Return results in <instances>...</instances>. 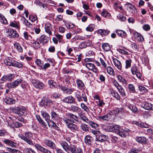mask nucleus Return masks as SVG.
I'll return each instance as SVG.
<instances>
[{
    "label": "nucleus",
    "mask_w": 153,
    "mask_h": 153,
    "mask_svg": "<svg viewBox=\"0 0 153 153\" xmlns=\"http://www.w3.org/2000/svg\"><path fill=\"white\" fill-rule=\"evenodd\" d=\"M32 83L33 85L36 88L40 89H43L45 87L44 85L42 82L36 80H33Z\"/></svg>",
    "instance_id": "obj_5"
},
{
    "label": "nucleus",
    "mask_w": 153,
    "mask_h": 153,
    "mask_svg": "<svg viewBox=\"0 0 153 153\" xmlns=\"http://www.w3.org/2000/svg\"><path fill=\"white\" fill-rule=\"evenodd\" d=\"M4 101L7 104L12 105L15 104L16 101L15 99L11 98L9 97H6L4 99Z\"/></svg>",
    "instance_id": "obj_19"
},
{
    "label": "nucleus",
    "mask_w": 153,
    "mask_h": 153,
    "mask_svg": "<svg viewBox=\"0 0 153 153\" xmlns=\"http://www.w3.org/2000/svg\"><path fill=\"white\" fill-rule=\"evenodd\" d=\"M19 137L30 145L32 146L33 145V143L30 139L33 137V134L31 132H26L24 135H21L19 136Z\"/></svg>",
    "instance_id": "obj_2"
},
{
    "label": "nucleus",
    "mask_w": 153,
    "mask_h": 153,
    "mask_svg": "<svg viewBox=\"0 0 153 153\" xmlns=\"http://www.w3.org/2000/svg\"><path fill=\"white\" fill-rule=\"evenodd\" d=\"M14 48L19 52H22L23 49L22 47L18 43H16L14 44Z\"/></svg>",
    "instance_id": "obj_39"
},
{
    "label": "nucleus",
    "mask_w": 153,
    "mask_h": 153,
    "mask_svg": "<svg viewBox=\"0 0 153 153\" xmlns=\"http://www.w3.org/2000/svg\"><path fill=\"white\" fill-rule=\"evenodd\" d=\"M111 94L112 96L117 100H119L120 99V96L118 94V93L116 92L115 91L113 90H111Z\"/></svg>",
    "instance_id": "obj_43"
},
{
    "label": "nucleus",
    "mask_w": 153,
    "mask_h": 153,
    "mask_svg": "<svg viewBox=\"0 0 153 153\" xmlns=\"http://www.w3.org/2000/svg\"><path fill=\"white\" fill-rule=\"evenodd\" d=\"M62 101L67 103H74L75 99L72 96H69L65 98L62 100Z\"/></svg>",
    "instance_id": "obj_9"
},
{
    "label": "nucleus",
    "mask_w": 153,
    "mask_h": 153,
    "mask_svg": "<svg viewBox=\"0 0 153 153\" xmlns=\"http://www.w3.org/2000/svg\"><path fill=\"white\" fill-rule=\"evenodd\" d=\"M85 141L86 144L91 145L93 142L94 139L92 137L88 135L85 137Z\"/></svg>",
    "instance_id": "obj_20"
},
{
    "label": "nucleus",
    "mask_w": 153,
    "mask_h": 153,
    "mask_svg": "<svg viewBox=\"0 0 153 153\" xmlns=\"http://www.w3.org/2000/svg\"><path fill=\"white\" fill-rule=\"evenodd\" d=\"M143 108L148 110H153L152 105L151 104L144 102L140 105Z\"/></svg>",
    "instance_id": "obj_17"
},
{
    "label": "nucleus",
    "mask_w": 153,
    "mask_h": 153,
    "mask_svg": "<svg viewBox=\"0 0 153 153\" xmlns=\"http://www.w3.org/2000/svg\"><path fill=\"white\" fill-rule=\"evenodd\" d=\"M48 84L49 85L50 87L52 88H55L56 85V82L53 80H49L48 81Z\"/></svg>",
    "instance_id": "obj_58"
},
{
    "label": "nucleus",
    "mask_w": 153,
    "mask_h": 153,
    "mask_svg": "<svg viewBox=\"0 0 153 153\" xmlns=\"http://www.w3.org/2000/svg\"><path fill=\"white\" fill-rule=\"evenodd\" d=\"M35 147L38 150L44 153H52L50 150L44 148L38 144H36Z\"/></svg>",
    "instance_id": "obj_10"
},
{
    "label": "nucleus",
    "mask_w": 153,
    "mask_h": 153,
    "mask_svg": "<svg viewBox=\"0 0 153 153\" xmlns=\"http://www.w3.org/2000/svg\"><path fill=\"white\" fill-rule=\"evenodd\" d=\"M45 30L46 33L49 36L52 35V31L53 30V25L50 23H47L45 25Z\"/></svg>",
    "instance_id": "obj_8"
},
{
    "label": "nucleus",
    "mask_w": 153,
    "mask_h": 153,
    "mask_svg": "<svg viewBox=\"0 0 153 153\" xmlns=\"http://www.w3.org/2000/svg\"><path fill=\"white\" fill-rule=\"evenodd\" d=\"M41 104L45 107H49L51 106H53V107H54V106L56 104L54 101H52L48 98H45L43 99L41 101Z\"/></svg>",
    "instance_id": "obj_3"
},
{
    "label": "nucleus",
    "mask_w": 153,
    "mask_h": 153,
    "mask_svg": "<svg viewBox=\"0 0 153 153\" xmlns=\"http://www.w3.org/2000/svg\"><path fill=\"white\" fill-rule=\"evenodd\" d=\"M16 110H18V112L17 113L21 115H24L25 114H26V111L24 109L17 108Z\"/></svg>",
    "instance_id": "obj_49"
},
{
    "label": "nucleus",
    "mask_w": 153,
    "mask_h": 153,
    "mask_svg": "<svg viewBox=\"0 0 153 153\" xmlns=\"http://www.w3.org/2000/svg\"><path fill=\"white\" fill-rule=\"evenodd\" d=\"M63 120L64 122L66 124L68 127L71 131L74 132L78 130V127L77 125L73 123L74 122V120L66 117H64L63 118Z\"/></svg>",
    "instance_id": "obj_1"
},
{
    "label": "nucleus",
    "mask_w": 153,
    "mask_h": 153,
    "mask_svg": "<svg viewBox=\"0 0 153 153\" xmlns=\"http://www.w3.org/2000/svg\"><path fill=\"white\" fill-rule=\"evenodd\" d=\"M0 22L4 24H7V21L4 17L0 13Z\"/></svg>",
    "instance_id": "obj_50"
},
{
    "label": "nucleus",
    "mask_w": 153,
    "mask_h": 153,
    "mask_svg": "<svg viewBox=\"0 0 153 153\" xmlns=\"http://www.w3.org/2000/svg\"><path fill=\"white\" fill-rule=\"evenodd\" d=\"M113 61L115 66L119 70H121L122 68V66L120 62L115 58H113Z\"/></svg>",
    "instance_id": "obj_15"
},
{
    "label": "nucleus",
    "mask_w": 153,
    "mask_h": 153,
    "mask_svg": "<svg viewBox=\"0 0 153 153\" xmlns=\"http://www.w3.org/2000/svg\"><path fill=\"white\" fill-rule=\"evenodd\" d=\"M22 126V123L16 121H13L12 128H18Z\"/></svg>",
    "instance_id": "obj_35"
},
{
    "label": "nucleus",
    "mask_w": 153,
    "mask_h": 153,
    "mask_svg": "<svg viewBox=\"0 0 153 153\" xmlns=\"http://www.w3.org/2000/svg\"><path fill=\"white\" fill-rule=\"evenodd\" d=\"M118 90L121 94L122 96H125V93L124 92V90L122 86L120 85L116 88Z\"/></svg>",
    "instance_id": "obj_47"
},
{
    "label": "nucleus",
    "mask_w": 153,
    "mask_h": 153,
    "mask_svg": "<svg viewBox=\"0 0 153 153\" xmlns=\"http://www.w3.org/2000/svg\"><path fill=\"white\" fill-rule=\"evenodd\" d=\"M98 118L100 120L105 121L108 120L109 119V117L108 115L98 116Z\"/></svg>",
    "instance_id": "obj_51"
},
{
    "label": "nucleus",
    "mask_w": 153,
    "mask_h": 153,
    "mask_svg": "<svg viewBox=\"0 0 153 153\" xmlns=\"http://www.w3.org/2000/svg\"><path fill=\"white\" fill-rule=\"evenodd\" d=\"M35 62L38 66L41 68L42 67L43 64V61L40 59H37L35 61Z\"/></svg>",
    "instance_id": "obj_62"
},
{
    "label": "nucleus",
    "mask_w": 153,
    "mask_h": 153,
    "mask_svg": "<svg viewBox=\"0 0 153 153\" xmlns=\"http://www.w3.org/2000/svg\"><path fill=\"white\" fill-rule=\"evenodd\" d=\"M98 32L101 35H107L109 32V31L104 29H100L98 30Z\"/></svg>",
    "instance_id": "obj_52"
},
{
    "label": "nucleus",
    "mask_w": 153,
    "mask_h": 153,
    "mask_svg": "<svg viewBox=\"0 0 153 153\" xmlns=\"http://www.w3.org/2000/svg\"><path fill=\"white\" fill-rule=\"evenodd\" d=\"M60 144L64 150L66 151H70V148L71 147V145L69 146L68 143L65 141L62 142L60 143Z\"/></svg>",
    "instance_id": "obj_23"
},
{
    "label": "nucleus",
    "mask_w": 153,
    "mask_h": 153,
    "mask_svg": "<svg viewBox=\"0 0 153 153\" xmlns=\"http://www.w3.org/2000/svg\"><path fill=\"white\" fill-rule=\"evenodd\" d=\"M81 128L85 131H89V129L88 125L85 123H82L80 126Z\"/></svg>",
    "instance_id": "obj_48"
},
{
    "label": "nucleus",
    "mask_w": 153,
    "mask_h": 153,
    "mask_svg": "<svg viewBox=\"0 0 153 153\" xmlns=\"http://www.w3.org/2000/svg\"><path fill=\"white\" fill-rule=\"evenodd\" d=\"M9 35L11 38H15L19 36L18 34H17L16 32L13 29H10L9 31Z\"/></svg>",
    "instance_id": "obj_29"
},
{
    "label": "nucleus",
    "mask_w": 153,
    "mask_h": 153,
    "mask_svg": "<svg viewBox=\"0 0 153 153\" xmlns=\"http://www.w3.org/2000/svg\"><path fill=\"white\" fill-rule=\"evenodd\" d=\"M33 47L36 49L39 48L40 47V41L38 40H36L35 41L33 40Z\"/></svg>",
    "instance_id": "obj_41"
},
{
    "label": "nucleus",
    "mask_w": 153,
    "mask_h": 153,
    "mask_svg": "<svg viewBox=\"0 0 153 153\" xmlns=\"http://www.w3.org/2000/svg\"><path fill=\"white\" fill-rule=\"evenodd\" d=\"M132 60L131 59H128L126 61V66L125 68L126 69H128L130 68L131 66V64Z\"/></svg>",
    "instance_id": "obj_57"
},
{
    "label": "nucleus",
    "mask_w": 153,
    "mask_h": 153,
    "mask_svg": "<svg viewBox=\"0 0 153 153\" xmlns=\"http://www.w3.org/2000/svg\"><path fill=\"white\" fill-rule=\"evenodd\" d=\"M66 116L69 118L72 119L78 123H80L81 122L78 119V117L71 113H68L66 114Z\"/></svg>",
    "instance_id": "obj_25"
},
{
    "label": "nucleus",
    "mask_w": 153,
    "mask_h": 153,
    "mask_svg": "<svg viewBox=\"0 0 153 153\" xmlns=\"http://www.w3.org/2000/svg\"><path fill=\"white\" fill-rule=\"evenodd\" d=\"M88 123L89 125L93 128L96 130L99 129V125L96 123L91 121H88Z\"/></svg>",
    "instance_id": "obj_30"
},
{
    "label": "nucleus",
    "mask_w": 153,
    "mask_h": 153,
    "mask_svg": "<svg viewBox=\"0 0 153 153\" xmlns=\"http://www.w3.org/2000/svg\"><path fill=\"white\" fill-rule=\"evenodd\" d=\"M23 23L25 24L26 27L29 28H32V25L24 17H23Z\"/></svg>",
    "instance_id": "obj_37"
},
{
    "label": "nucleus",
    "mask_w": 153,
    "mask_h": 153,
    "mask_svg": "<svg viewBox=\"0 0 153 153\" xmlns=\"http://www.w3.org/2000/svg\"><path fill=\"white\" fill-rule=\"evenodd\" d=\"M79 116L80 118L83 120L84 122L87 123H88V121L89 120L85 116L83 115L82 114H80L79 113H78Z\"/></svg>",
    "instance_id": "obj_53"
},
{
    "label": "nucleus",
    "mask_w": 153,
    "mask_h": 153,
    "mask_svg": "<svg viewBox=\"0 0 153 153\" xmlns=\"http://www.w3.org/2000/svg\"><path fill=\"white\" fill-rule=\"evenodd\" d=\"M107 71L108 73L110 75H114V72L113 69L110 66H108L107 68Z\"/></svg>",
    "instance_id": "obj_60"
},
{
    "label": "nucleus",
    "mask_w": 153,
    "mask_h": 153,
    "mask_svg": "<svg viewBox=\"0 0 153 153\" xmlns=\"http://www.w3.org/2000/svg\"><path fill=\"white\" fill-rule=\"evenodd\" d=\"M23 65L22 63L14 61L13 66H14L18 68H21Z\"/></svg>",
    "instance_id": "obj_61"
},
{
    "label": "nucleus",
    "mask_w": 153,
    "mask_h": 153,
    "mask_svg": "<svg viewBox=\"0 0 153 153\" xmlns=\"http://www.w3.org/2000/svg\"><path fill=\"white\" fill-rule=\"evenodd\" d=\"M75 97L76 98L77 100L79 102L82 101L80 95V92L78 91H77L75 92Z\"/></svg>",
    "instance_id": "obj_45"
},
{
    "label": "nucleus",
    "mask_w": 153,
    "mask_h": 153,
    "mask_svg": "<svg viewBox=\"0 0 153 153\" xmlns=\"http://www.w3.org/2000/svg\"><path fill=\"white\" fill-rule=\"evenodd\" d=\"M70 151L72 153H83L82 150L81 148H77L74 145L71 146Z\"/></svg>",
    "instance_id": "obj_12"
},
{
    "label": "nucleus",
    "mask_w": 153,
    "mask_h": 153,
    "mask_svg": "<svg viewBox=\"0 0 153 153\" xmlns=\"http://www.w3.org/2000/svg\"><path fill=\"white\" fill-rule=\"evenodd\" d=\"M120 126L118 125H114L110 127V131L112 132H115L118 134L120 128Z\"/></svg>",
    "instance_id": "obj_22"
},
{
    "label": "nucleus",
    "mask_w": 153,
    "mask_h": 153,
    "mask_svg": "<svg viewBox=\"0 0 153 153\" xmlns=\"http://www.w3.org/2000/svg\"><path fill=\"white\" fill-rule=\"evenodd\" d=\"M123 109L122 108H115L112 110V113L113 114H117L122 112Z\"/></svg>",
    "instance_id": "obj_54"
},
{
    "label": "nucleus",
    "mask_w": 153,
    "mask_h": 153,
    "mask_svg": "<svg viewBox=\"0 0 153 153\" xmlns=\"http://www.w3.org/2000/svg\"><path fill=\"white\" fill-rule=\"evenodd\" d=\"M128 90L132 93H135L136 91L134 86L133 84H129L128 85Z\"/></svg>",
    "instance_id": "obj_56"
},
{
    "label": "nucleus",
    "mask_w": 153,
    "mask_h": 153,
    "mask_svg": "<svg viewBox=\"0 0 153 153\" xmlns=\"http://www.w3.org/2000/svg\"><path fill=\"white\" fill-rule=\"evenodd\" d=\"M85 66L91 70L95 73L98 72L97 69L95 67L94 64L91 63H86L85 64Z\"/></svg>",
    "instance_id": "obj_13"
},
{
    "label": "nucleus",
    "mask_w": 153,
    "mask_h": 153,
    "mask_svg": "<svg viewBox=\"0 0 153 153\" xmlns=\"http://www.w3.org/2000/svg\"><path fill=\"white\" fill-rule=\"evenodd\" d=\"M125 5L127 6V7L128 8H129V10L130 11H131V9H132L134 11H135V10L136 11V8L132 4L129 3L127 2Z\"/></svg>",
    "instance_id": "obj_46"
},
{
    "label": "nucleus",
    "mask_w": 153,
    "mask_h": 153,
    "mask_svg": "<svg viewBox=\"0 0 153 153\" xmlns=\"http://www.w3.org/2000/svg\"><path fill=\"white\" fill-rule=\"evenodd\" d=\"M101 15L104 17H108L110 16L109 13L105 10H103L101 13Z\"/></svg>",
    "instance_id": "obj_59"
},
{
    "label": "nucleus",
    "mask_w": 153,
    "mask_h": 153,
    "mask_svg": "<svg viewBox=\"0 0 153 153\" xmlns=\"http://www.w3.org/2000/svg\"><path fill=\"white\" fill-rule=\"evenodd\" d=\"M135 140L137 142L141 143H146L147 141L146 137L143 136H137Z\"/></svg>",
    "instance_id": "obj_21"
},
{
    "label": "nucleus",
    "mask_w": 153,
    "mask_h": 153,
    "mask_svg": "<svg viewBox=\"0 0 153 153\" xmlns=\"http://www.w3.org/2000/svg\"><path fill=\"white\" fill-rule=\"evenodd\" d=\"M19 22L14 21L10 23V26L11 27L18 29L19 28Z\"/></svg>",
    "instance_id": "obj_40"
},
{
    "label": "nucleus",
    "mask_w": 153,
    "mask_h": 153,
    "mask_svg": "<svg viewBox=\"0 0 153 153\" xmlns=\"http://www.w3.org/2000/svg\"><path fill=\"white\" fill-rule=\"evenodd\" d=\"M69 110L73 112H77L79 113L80 111L81 110V109L79 107L74 105H72L69 108Z\"/></svg>",
    "instance_id": "obj_26"
},
{
    "label": "nucleus",
    "mask_w": 153,
    "mask_h": 153,
    "mask_svg": "<svg viewBox=\"0 0 153 153\" xmlns=\"http://www.w3.org/2000/svg\"><path fill=\"white\" fill-rule=\"evenodd\" d=\"M25 153H36V152L31 148H26L24 149Z\"/></svg>",
    "instance_id": "obj_64"
},
{
    "label": "nucleus",
    "mask_w": 153,
    "mask_h": 153,
    "mask_svg": "<svg viewBox=\"0 0 153 153\" xmlns=\"http://www.w3.org/2000/svg\"><path fill=\"white\" fill-rule=\"evenodd\" d=\"M15 76L14 74H9L4 75L1 77L0 79L1 81H11L12 79Z\"/></svg>",
    "instance_id": "obj_6"
},
{
    "label": "nucleus",
    "mask_w": 153,
    "mask_h": 153,
    "mask_svg": "<svg viewBox=\"0 0 153 153\" xmlns=\"http://www.w3.org/2000/svg\"><path fill=\"white\" fill-rule=\"evenodd\" d=\"M76 83L77 87L79 88L82 89L85 86L84 83L80 80L77 79L76 81Z\"/></svg>",
    "instance_id": "obj_38"
},
{
    "label": "nucleus",
    "mask_w": 153,
    "mask_h": 153,
    "mask_svg": "<svg viewBox=\"0 0 153 153\" xmlns=\"http://www.w3.org/2000/svg\"><path fill=\"white\" fill-rule=\"evenodd\" d=\"M134 37L136 40L139 42H142L144 40L143 37L141 35L137 32H135L134 33Z\"/></svg>",
    "instance_id": "obj_18"
},
{
    "label": "nucleus",
    "mask_w": 153,
    "mask_h": 153,
    "mask_svg": "<svg viewBox=\"0 0 153 153\" xmlns=\"http://www.w3.org/2000/svg\"><path fill=\"white\" fill-rule=\"evenodd\" d=\"M49 38L48 36L43 35L41 36L40 39V42L44 44L48 42Z\"/></svg>",
    "instance_id": "obj_27"
},
{
    "label": "nucleus",
    "mask_w": 153,
    "mask_h": 153,
    "mask_svg": "<svg viewBox=\"0 0 153 153\" xmlns=\"http://www.w3.org/2000/svg\"><path fill=\"white\" fill-rule=\"evenodd\" d=\"M14 60L11 58H7L4 60V63L8 66H13L14 62Z\"/></svg>",
    "instance_id": "obj_28"
},
{
    "label": "nucleus",
    "mask_w": 153,
    "mask_h": 153,
    "mask_svg": "<svg viewBox=\"0 0 153 153\" xmlns=\"http://www.w3.org/2000/svg\"><path fill=\"white\" fill-rule=\"evenodd\" d=\"M47 122H48V126L50 127L56 129L58 130V128H59L58 127L53 121L49 120V121Z\"/></svg>",
    "instance_id": "obj_32"
},
{
    "label": "nucleus",
    "mask_w": 153,
    "mask_h": 153,
    "mask_svg": "<svg viewBox=\"0 0 153 153\" xmlns=\"http://www.w3.org/2000/svg\"><path fill=\"white\" fill-rule=\"evenodd\" d=\"M24 80L22 79H18L14 81L11 83H8L7 84V86L9 88H15L19 84L23 82Z\"/></svg>",
    "instance_id": "obj_4"
},
{
    "label": "nucleus",
    "mask_w": 153,
    "mask_h": 153,
    "mask_svg": "<svg viewBox=\"0 0 153 153\" xmlns=\"http://www.w3.org/2000/svg\"><path fill=\"white\" fill-rule=\"evenodd\" d=\"M44 143L47 146L53 149L56 148L55 144L51 140H45L44 141Z\"/></svg>",
    "instance_id": "obj_16"
},
{
    "label": "nucleus",
    "mask_w": 153,
    "mask_h": 153,
    "mask_svg": "<svg viewBox=\"0 0 153 153\" xmlns=\"http://www.w3.org/2000/svg\"><path fill=\"white\" fill-rule=\"evenodd\" d=\"M2 141L5 144L12 147H15L17 144L13 141L7 139H4Z\"/></svg>",
    "instance_id": "obj_7"
},
{
    "label": "nucleus",
    "mask_w": 153,
    "mask_h": 153,
    "mask_svg": "<svg viewBox=\"0 0 153 153\" xmlns=\"http://www.w3.org/2000/svg\"><path fill=\"white\" fill-rule=\"evenodd\" d=\"M117 77V78L118 80L120 82H122L123 84L126 85L127 84V82L121 75L119 74L117 75L116 76Z\"/></svg>",
    "instance_id": "obj_34"
},
{
    "label": "nucleus",
    "mask_w": 153,
    "mask_h": 153,
    "mask_svg": "<svg viewBox=\"0 0 153 153\" xmlns=\"http://www.w3.org/2000/svg\"><path fill=\"white\" fill-rule=\"evenodd\" d=\"M102 47L103 49L105 51H108L111 49V47L107 43H103Z\"/></svg>",
    "instance_id": "obj_42"
},
{
    "label": "nucleus",
    "mask_w": 153,
    "mask_h": 153,
    "mask_svg": "<svg viewBox=\"0 0 153 153\" xmlns=\"http://www.w3.org/2000/svg\"><path fill=\"white\" fill-rule=\"evenodd\" d=\"M116 33L119 36L123 38H125L127 36L126 33L121 30H116Z\"/></svg>",
    "instance_id": "obj_31"
},
{
    "label": "nucleus",
    "mask_w": 153,
    "mask_h": 153,
    "mask_svg": "<svg viewBox=\"0 0 153 153\" xmlns=\"http://www.w3.org/2000/svg\"><path fill=\"white\" fill-rule=\"evenodd\" d=\"M128 107L133 112L136 113L138 111V109L135 105H130L128 106Z\"/></svg>",
    "instance_id": "obj_44"
},
{
    "label": "nucleus",
    "mask_w": 153,
    "mask_h": 153,
    "mask_svg": "<svg viewBox=\"0 0 153 153\" xmlns=\"http://www.w3.org/2000/svg\"><path fill=\"white\" fill-rule=\"evenodd\" d=\"M41 115L43 118H44L45 120L48 122L49 121L50 118L49 114L45 111H41Z\"/></svg>",
    "instance_id": "obj_33"
},
{
    "label": "nucleus",
    "mask_w": 153,
    "mask_h": 153,
    "mask_svg": "<svg viewBox=\"0 0 153 153\" xmlns=\"http://www.w3.org/2000/svg\"><path fill=\"white\" fill-rule=\"evenodd\" d=\"M108 137L101 134H99L96 136V140L98 141L103 142L106 141Z\"/></svg>",
    "instance_id": "obj_11"
},
{
    "label": "nucleus",
    "mask_w": 153,
    "mask_h": 153,
    "mask_svg": "<svg viewBox=\"0 0 153 153\" xmlns=\"http://www.w3.org/2000/svg\"><path fill=\"white\" fill-rule=\"evenodd\" d=\"M36 119L39 122V123L42 125V127H44L46 129H47V125L46 124V123L41 118L40 116L39 115H36Z\"/></svg>",
    "instance_id": "obj_24"
},
{
    "label": "nucleus",
    "mask_w": 153,
    "mask_h": 153,
    "mask_svg": "<svg viewBox=\"0 0 153 153\" xmlns=\"http://www.w3.org/2000/svg\"><path fill=\"white\" fill-rule=\"evenodd\" d=\"M129 131V129L125 130L121 128L118 134L122 137H125L128 135Z\"/></svg>",
    "instance_id": "obj_14"
},
{
    "label": "nucleus",
    "mask_w": 153,
    "mask_h": 153,
    "mask_svg": "<svg viewBox=\"0 0 153 153\" xmlns=\"http://www.w3.org/2000/svg\"><path fill=\"white\" fill-rule=\"evenodd\" d=\"M7 149H8V150L10 152H11L12 153H22V152L16 149H12L8 147H7Z\"/></svg>",
    "instance_id": "obj_63"
},
{
    "label": "nucleus",
    "mask_w": 153,
    "mask_h": 153,
    "mask_svg": "<svg viewBox=\"0 0 153 153\" xmlns=\"http://www.w3.org/2000/svg\"><path fill=\"white\" fill-rule=\"evenodd\" d=\"M52 119L54 121H57L59 118L58 115L55 111H52L51 113Z\"/></svg>",
    "instance_id": "obj_36"
},
{
    "label": "nucleus",
    "mask_w": 153,
    "mask_h": 153,
    "mask_svg": "<svg viewBox=\"0 0 153 153\" xmlns=\"http://www.w3.org/2000/svg\"><path fill=\"white\" fill-rule=\"evenodd\" d=\"M57 39L58 40L59 42L60 43L63 42V36L60 34L57 33L55 35Z\"/></svg>",
    "instance_id": "obj_55"
}]
</instances>
